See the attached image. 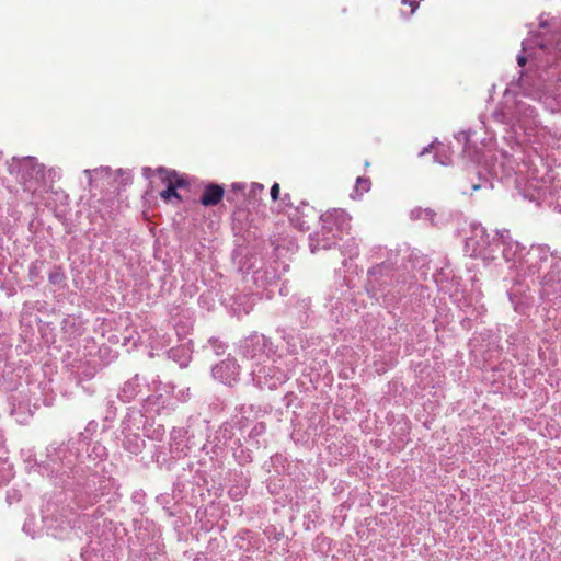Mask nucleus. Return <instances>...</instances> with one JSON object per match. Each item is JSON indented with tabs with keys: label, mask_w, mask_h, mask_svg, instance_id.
<instances>
[{
	"label": "nucleus",
	"mask_w": 561,
	"mask_h": 561,
	"mask_svg": "<svg viewBox=\"0 0 561 561\" xmlns=\"http://www.w3.org/2000/svg\"><path fill=\"white\" fill-rule=\"evenodd\" d=\"M161 173L163 183H167V188L160 193V196L163 201L170 202L172 198H176L181 201V196L176 192V187H182L185 185V181L178 176L175 172H169L162 168L158 170Z\"/></svg>",
	"instance_id": "nucleus-2"
},
{
	"label": "nucleus",
	"mask_w": 561,
	"mask_h": 561,
	"mask_svg": "<svg viewBox=\"0 0 561 561\" xmlns=\"http://www.w3.org/2000/svg\"><path fill=\"white\" fill-rule=\"evenodd\" d=\"M370 180L367 178H358L356 181V191L360 194L366 193L370 190Z\"/></svg>",
	"instance_id": "nucleus-4"
},
{
	"label": "nucleus",
	"mask_w": 561,
	"mask_h": 561,
	"mask_svg": "<svg viewBox=\"0 0 561 561\" xmlns=\"http://www.w3.org/2000/svg\"><path fill=\"white\" fill-rule=\"evenodd\" d=\"M525 62H526V58L525 57H523V56L518 57V64L519 65H524Z\"/></svg>",
	"instance_id": "nucleus-11"
},
{
	"label": "nucleus",
	"mask_w": 561,
	"mask_h": 561,
	"mask_svg": "<svg viewBox=\"0 0 561 561\" xmlns=\"http://www.w3.org/2000/svg\"><path fill=\"white\" fill-rule=\"evenodd\" d=\"M479 187V185H473V190H478Z\"/></svg>",
	"instance_id": "nucleus-12"
},
{
	"label": "nucleus",
	"mask_w": 561,
	"mask_h": 561,
	"mask_svg": "<svg viewBox=\"0 0 561 561\" xmlns=\"http://www.w3.org/2000/svg\"><path fill=\"white\" fill-rule=\"evenodd\" d=\"M238 367L234 363H222L220 366L216 368L217 373L222 369H232L236 370Z\"/></svg>",
	"instance_id": "nucleus-7"
},
{
	"label": "nucleus",
	"mask_w": 561,
	"mask_h": 561,
	"mask_svg": "<svg viewBox=\"0 0 561 561\" xmlns=\"http://www.w3.org/2000/svg\"><path fill=\"white\" fill-rule=\"evenodd\" d=\"M226 198H227V201H229V202H234V199H236V198H234V195H232L230 192L227 194Z\"/></svg>",
	"instance_id": "nucleus-10"
},
{
	"label": "nucleus",
	"mask_w": 561,
	"mask_h": 561,
	"mask_svg": "<svg viewBox=\"0 0 561 561\" xmlns=\"http://www.w3.org/2000/svg\"><path fill=\"white\" fill-rule=\"evenodd\" d=\"M280 187L278 183H274L271 187V197L273 201H277L279 198Z\"/></svg>",
	"instance_id": "nucleus-6"
},
{
	"label": "nucleus",
	"mask_w": 561,
	"mask_h": 561,
	"mask_svg": "<svg viewBox=\"0 0 561 561\" xmlns=\"http://www.w3.org/2000/svg\"><path fill=\"white\" fill-rule=\"evenodd\" d=\"M225 196V190L216 183L207 184L201 195V204L205 207L218 205Z\"/></svg>",
	"instance_id": "nucleus-3"
},
{
	"label": "nucleus",
	"mask_w": 561,
	"mask_h": 561,
	"mask_svg": "<svg viewBox=\"0 0 561 561\" xmlns=\"http://www.w3.org/2000/svg\"><path fill=\"white\" fill-rule=\"evenodd\" d=\"M231 187H232L233 192H238V191H243L244 190V185L240 184V183H234V184H232Z\"/></svg>",
	"instance_id": "nucleus-9"
},
{
	"label": "nucleus",
	"mask_w": 561,
	"mask_h": 561,
	"mask_svg": "<svg viewBox=\"0 0 561 561\" xmlns=\"http://www.w3.org/2000/svg\"><path fill=\"white\" fill-rule=\"evenodd\" d=\"M322 219V228L328 232H339L342 234L344 231L348 232L351 229L350 217L342 209H333L331 211H327L321 217Z\"/></svg>",
	"instance_id": "nucleus-1"
},
{
	"label": "nucleus",
	"mask_w": 561,
	"mask_h": 561,
	"mask_svg": "<svg viewBox=\"0 0 561 561\" xmlns=\"http://www.w3.org/2000/svg\"><path fill=\"white\" fill-rule=\"evenodd\" d=\"M264 191V185L260 183H253L252 184V193H262Z\"/></svg>",
	"instance_id": "nucleus-8"
},
{
	"label": "nucleus",
	"mask_w": 561,
	"mask_h": 561,
	"mask_svg": "<svg viewBox=\"0 0 561 561\" xmlns=\"http://www.w3.org/2000/svg\"><path fill=\"white\" fill-rule=\"evenodd\" d=\"M421 0H401L402 4L410 7V14H412L419 7Z\"/></svg>",
	"instance_id": "nucleus-5"
}]
</instances>
